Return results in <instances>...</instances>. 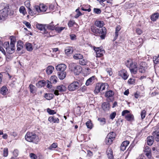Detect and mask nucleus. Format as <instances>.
<instances>
[{"label": "nucleus", "mask_w": 159, "mask_h": 159, "mask_svg": "<svg viewBox=\"0 0 159 159\" xmlns=\"http://www.w3.org/2000/svg\"><path fill=\"white\" fill-rule=\"evenodd\" d=\"M26 2H27V6H26V7H27L28 6V8L29 10L28 13L29 14H30L31 16H33L34 15L36 14V12H37V11H36L35 9L34 8V9L33 10H32L29 7L30 5L29 1H28L25 2V3Z\"/></svg>", "instance_id": "4468645a"}, {"label": "nucleus", "mask_w": 159, "mask_h": 159, "mask_svg": "<svg viewBox=\"0 0 159 159\" xmlns=\"http://www.w3.org/2000/svg\"><path fill=\"white\" fill-rule=\"evenodd\" d=\"M70 69L75 75H78L81 72L82 68L79 65H77L75 64L72 63L69 64Z\"/></svg>", "instance_id": "39448f33"}, {"label": "nucleus", "mask_w": 159, "mask_h": 159, "mask_svg": "<svg viewBox=\"0 0 159 159\" xmlns=\"http://www.w3.org/2000/svg\"><path fill=\"white\" fill-rule=\"evenodd\" d=\"M96 80V77L95 76H92L87 80L85 83L86 86L91 85L94 83Z\"/></svg>", "instance_id": "2eb2a0df"}, {"label": "nucleus", "mask_w": 159, "mask_h": 159, "mask_svg": "<svg viewBox=\"0 0 159 159\" xmlns=\"http://www.w3.org/2000/svg\"><path fill=\"white\" fill-rule=\"evenodd\" d=\"M94 25L97 27H102L104 25V23L103 21L97 20L94 22Z\"/></svg>", "instance_id": "b1692460"}, {"label": "nucleus", "mask_w": 159, "mask_h": 159, "mask_svg": "<svg viewBox=\"0 0 159 159\" xmlns=\"http://www.w3.org/2000/svg\"><path fill=\"white\" fill-rule=\"evenodd\" d=\"M116 113L115 112H114L112 113H111L110 116V119L112 120L114 119V118L116 116Z\"/></svg>", "instance_id": "e2e57ef3"}, {"label": "nucleus", "mask_w": 159, "mask_h": 159, "mask_svg": "<svg viewBox=\"0 0 159 159\" xmlns=\"http://www.w3.org/2000/svg\"><path fill=\"white\" fill-rule=\"evenodd\" d=\"M145 67L142 66H140L139 67V70L140 72L142 73H143L145 72Z\"/></svg>", "instance_id": "864d4df0"}, {"label": "nucleus", "mask_w": 159, "mask_h": 159, "mask_svg": "<svg viewBox=\"0 0 159 159\" xmlns=\"http://www.w3.org/2000/svg\"><path fill=\"white\" fill-rule=\"evenodd\" d=\"M90 30L94 35H101L100 36L101 38L102 39H105L106 34V29L105 27H103L102 29H98L95 26L93 25L91 27Z\"/></svg>", "instance_id": "f257e3e1"}, {"label": "nucleus", "mask_w": 159, "mask_h": 159, "mask_svg": "<svg viewBox=\"0 0 159 159\" xmlns=\"http://www.w3.org/2000/svg\"><path fill=\"white\" fill-rule=\"evenodd\" d=\"M46 28L48 29L49 30H55L56 27L54 26V25H52V23L50 24L49 25H46Z\"/></svg>", "instance_id": "79ce46f5"}, {"label": "nucleus", "mask_w": 159, "mask_h": 159, "mask_svg": "<svg viewBox=\"0 0 159 159\" xmlns=\"http://www.w3.org/2000/svg\"><path fill=\"white\" fill-rule=\"evenodd\" d=\"M107 136L109 137V138H111L113 140L116 137V134L115 132H111L109 133Z\"/></svg>", "instance_id": "ea45409f"}, {"label": "nucleus", "mask_w": 159, "mask_h": 159, "mask_svg": "<svg viewBox=\"0 0 159 159\" xmlns=\"http://www.w3.org/2000/svg\"><path fill=\"white\" fill-rule=\"evenodd\" d=\"M158 133V132L155 131L152 133L153 136L154 137V138H155L156 141L157 142L159 141V134Z\"/></svg>", "instance_id": "7c9ffc66"}, {"label": "nucleus", "mask_w": 159, "mask_h": 159, "mask_svg": "<svg viewBox=\"0 0 159 159\" xmlns=\"http://www.w3.org/2000/svg\"><path fill=\"white\" fill-rule=\"evenodd\" d=\"M35 10L38 12H44L47 9V7L43 4H40L39 6L37 5L34 7Z\"/></svg>", "instance_id": "0eeeda50"}, {"label": "nucleus", "mask_w": 159, "mask_h": 159, "mask_svg": "<svg viewBox=\"0 0 159 159\" xmlns=\"http://www.w3.org/2000/svg\"><path fill=\"white\" fill-rule=\"evenodd\" d=\"M93 50L95 51L96 53L97 57H100L103 56V54L105 53V51L101 49L100 47L96 48L94 47Z\"/></svg>", "instance_id": "1a4fd4ad"}, {"label": "nucleus", "mask_w": 159, "mask_h": 159, "mask_svg": "<svg viewBox=\"0 0 159 159\" xmlns=\"http://www.w3.org/2000/svg\"><path fill=\"white\" fill-rule=\"evenodd\" d=\"M113 140V139L111 138H109V137L107 136L105 140L106 144L107 145L111 144L112 143Z\"/></svg>", "instance_id": "a19ab883"}, {"label": "nucleus", "mask_w": 159, "mask_h": 159, "mask_svg": "<svg viewBox=\"0 0 159 159\" xmlns=\"http://www.w3.org/2000/svg\"><path fill=\"white\" fill-rule=\"evenodd\" d=\"M10 46L9 42H6L4 43L3 44V47L6 49L8 48Z\"/></svg>", "instance_id": "680f3d73"}, {"label": "nucleus", "mask_w": 159, "mask_h": 159, "mask_svg": "<svg viewBox=\"0 0 159 159\" xmlns=\"http://www.w3.org/2000/svg\"><path fill=\"white\" fill-rule=\"evenodd\" d=\"M30 157L31 159H37V156L33 153H31L30 154Z\"/></svg>", "instance_id": "bf43d9fd"}, {"label": "nucleus", "mask_w": 159, "mask_h": 159, "mask_svg": "<svg viewBox=\"0 0 159 159\" xmlns=\"http://www.w3.org/2000/svg\"><path fill=\"white\" fill-rule=\"evenodd\" d=\"M54 96V95L52 93H46L44 97L47 100H50L52 99Z\"/></svg>", "instance_id": "473e14b6"}, {"label": "nucleus", "mask_w": 159, "mask_h": 159, "mask_svg": "<svg viewBox=\"0 0 159 159\" xmlns=\"http://www.w3.org/2000/svg\"><path fill=\"white\" fill-rule=\"evenodd\" d=\"M85 6H84V5L82 6L81 7V10L83 11H87L89 12H90L91 11V9L90 8H89L88 9H86L85 8Z\"/></svg>", "instance_id": "6e6d98bb"}, {"label": "nucleus", "mask_w": 159, "mask_h": 159, "mask_svg": "<svg viewBox=\"0 0 159 159\" xmlns=\"http://www.w3.org/2000/svg\"><path fill=\"white\" fill-rule=\"evenodd\" d=\"M25 47L28 51L30 52L33 50L32 45L30 43H25Z\"/></svg>", "instance_id": "c756f323"}, {"label": "nucleus", "mask_w": 159, "mask_h": 159, "mask_svg": "<svg viewBox=\"0 0 159 159\" xmlns=\"http://www.w3.org/2000/svg\"><path fill=\"white\" fill-rule=\"evenodd\" d=\"M10 38L11 39L10 44L11 46L12 47H14L15 43L16 41V39L15 37L13 36H11Z\"/></svg>", "instance_id": "f704fd0d"}, {"label": "nucleus", "mask_w": 159, "mask_h": 159, "mask_svg": "<svg viewBox=\"0 0 159 159\" xmlns=\"http://www.w3.org/2000/svg\"><path fill=\"white\" fill-rule=\"evenodd\" d=\"M3 156L4 157H7L8 154V149L7 148H5L3 150Z\"/></svg>", "instance_id": "052dcab7"}, {"label": "nucleus", "mask_w": 159, "mask_h": 159, "mask_svg": "<svg viewBox=\"0 0 159 159\" xmlns=\"http://www.w3.org/2000/svg\"><path fill=\"white\" fill-rule=\"evenodd\" d=\"M65 52L66 54L68 55L72 53L73 50L71 47H68L66 48L65 50Z\"/></svg>", "instance_id": "c85d7f7f"}, {"label": "nucleus", "mask_w": 159, "mask_h": 159, "mask_svg": "<svg viewBox=\"0 0 159 159\" xmlns=\"http://www.w3.org/2000/svg\"><path fill=\"white\" fill-rule=\"evenodd\" d=\"M23 43L21 41H19L18 42L17 45V50L18 51H20L23 48Z\"/></svg>", "instance_id": "a878e982"}, {"label": "nucleus", "mask_w": 159, "mask_h": 159, "mask_svg": "<svg viewBox=\"0 0 159 159\" xmlns=\"http://www.w3.org/2000/svg\"><path fill=\"white\" fill-rule=\"evenodd\" d=\"M100 86L101 91L104 90L106 87L107 88L108 87V84L106 83H100Z\"/></svg>", "instance_id": "e433bc0d"}, {"label": "nucleus", "mask_w": 159, "mask_h": 159, "mask_svg": "<svg viewBox=\"0 0 159 159\" xmlns=\"http://www.w3.org/2000/svg\"><path fill=\"white\" fill-rule=\"evenodd\" d=\"M48 120L50 123H58L59 122V119L58 118L53 116H50L48 118Z\"/></svg>", "instance_id": "dca6fc26"}, {"label": "nucleus", "mask_w": 159, "mask_h": 159, "mask_svg": "<svg viewBox=\"0 0 159 159\" xmlns=\"http://www.w3.org/2000/svg\"><path fill=\"white\" fill-rule=\"evenodd\" d=\"M54 69V68L53 66H48L46 69V71L48 75L51 74L52 73Z\"/></svg>", "instance_id": "4be33fe9"}, {"label": "nucleus", "mask_w": 159, "mask_h": 159, "mask_svg": "<svg viewBox=\"0 0 159 159\" xmlns=\"http://www.w3.org/2000/svg\"><path fill=\"white\" fill-rule=\"evenodd\" d=\"M80 86V84L78 82L74 81L68 85V89L70 91H73L78 89Z\"/></svg>", "instance_id": "423d86ee"}, {"label": "nucleus", "mask_w": 159, "mask_h": 159, "mask_svg": "<svg viewBox=\"0 0 159 159\" xmlns=\"http://www.w3.org/2000/svg\"><path fill=\"white\" fill-rule=\"evenodd\" d=\"M19 11L20 13H22L23 15H25L27 13L25 8L24 6H21L20 7Z\"/></svg>", "instance_id": "2f4dec72"}, {"label": "nucleus", "mask_w": 159, "mask_h": 159, "mask_svg": "<svg viewBox=\"0 0 159 159\" xmlns=\"http://www.w3.org/2000/svg\"><path fill=\"white\" fill-rule=\"evenodd\" d=\"M102 108L105 111H107L109 110L110 107L109 103L107 102H104L102 105Z\"/></svg>", "instance_id": "a211bd4d"}, {"label": "nucleus", "mask_w": 159, "mask_h": 159, "mask_svg": "<svg viewBox=\"0 0 159 159\" xmlns=\"http://www.w3.org/2000/svg\"><path fill=\"white\" fill-rule=\"evenodd\" d=\"M79 64L83 66L86 65L88 63V61L85 59H82L79 61Z\"/></svg>", "instance_id": "58836bf2"}, {"label": "nucleus", "mask_w": 159, "mask_h": 159, "mask_svg": "<svg viewBox=\"0 0 159 159\" xmlns=\"http://www.w3.org/2000/svg\"><path fill=\"white\" fill-rule=\"evenodd\" d=\"M0 93L3 96L7 95L8 93V89L6 86L2 87L0 90Z\"/></svg>", "instance_id": "f3484780"}, {"label": "nucleus", "mask_w": 159, "mask_h": 159, "mask_svg": "<svg viewBox=\"0 0 159 159\" xmlns=\"http://www.w3.org/2000/svg\"><path fill=\"white\" fill-rule=\"evenodd\" d=\"M18 151L17 149H15L13 152V155L15 157H17L18 154Z\"/></svg>", "instance_id": "774afa93"}, {"label": "nucleus", "mask_w": 159, "mask_h": 159, "mask_svg": "<svg viewBox=\"0 0 159 159\" xmlns=\"http://www.w3.org/2000/svg\"><path fill=\"white\" fill-rule=\"evenodd\" d=\"M146 114V112L144 110H142L141 112V116L142 119L145 118Z\"/></svg>", "instance_id": "603ef678"}, {"label": "nucleus", "mask_w": 159, "mask_h": 159, "mask_svg": "<svg viewBox=\"0 0 159 159\" xmlns=\"http://www.w3.org/2000/svg\"><path fill=\"white\" fill-rule=\"evenodd\" d=\"M9 6L5 7L0 11V20L2 21L5 20L8 15H12L14 14V11L10 10Z\"/></svg>", "instance_id": "7ed1b4c3"}, {"label": "nucleus", "mask_w": 159, "mask_h": 159, "mask_svg": "<svg viewBox=\"0 0 159 159\" xmlns=\"http://www.w3.org/2000/svg\"><path fill=\"white\" fill-rule=\"evenodd\" d=\"M100 86V83H98L96 84V86L94 90L95 93H98L101 91Z\"/></svg>", "instance_id": "4c0bfd02"}, {"label": "nucleus", "mask_w": 159, "mask_h": 159, "mask_svg": "<svg viewBox=\"0 0 159 159\" xmlns=\"http://www.w3.org/2000/svg\"><path fill=\"white\" fill-rule=\"evenodd\" d=\"M46 84L44 80H41L38 82L36 84V85L38 87L41 88L43 86Z\"/></svg>", "instance_id": "c9c22d12"}, {"label": "nucleus", "mask_w": 159, "mask_h": 159, "mask_svg": "<svg viewBox=\"0 0 159 159\" xmlns=\"http://www.w3.org/2000/svg\"><path fill=\"white\" fill-rule=\"evenodd\" d=\"M58 77L61 80L64 79L66 75V73L65 72L59 71L58 72Z\"/></svg>", "instance_id": "412c9836"}, {"label": "nucleus", "mask_w": 159, "mask_h": 159, "mask_svg": "<svg viewBox=\"0 0 159 159\" xmlns=\"http://www.w3.org/2000/svg\"><path fill=\"white\" fill-rule=\"evenodd\" d=\"M64 29H65V27H56L55 30L58 33H60Z\"/></svg>", "instance_id": "c03bdc74"}, {"label": "nucleus", "mask_w": 159, "mask_h": 159, "mask_svg": "<svg viewBox=\"0 0 159 159\" xmlns=\"http://www.w3.org/2000/svg\"><path fill=\"white\" fill-rule=\"evenodd\" d=\"M128 82L130 84H133L134 83V80L132 78H130L128 80Z\"/></svg>", "instance_id": "338daca9"}, {"label": "nucleus", "mask_w": 159, "mask_h": 159, "mask_svg": "<svg viewBox=\"0 0 159 159\" xmlns=\"http://www.w3.org/2000/svg\"><path fill=\"white\" fill-rule=\"evenodd\" d=\"M15 49V47H12L11 46V45L10 44V46H9V47L6 48V51L7 53L10 54H12L14 52Z\"/></svg>", "instance_id": "5701e85b"}, {"label": "nucleus", "mask_w": 159, "mask_h": 159, "mask_svg": "<svg viewBox=\"0 0 159 159\" xmlns=\"http://www.w3.org/2000/svg\"><path fill=\"white\" fill-rule=\"evenodd\" d=\"M57 77L55 75L52 76L50 79V81L53 83H56L57 82Z\"/></svg>", "instance_id": "a18cd8bd"}, {"label": "nucleus", "mask_w": 159, "mask_h": 159, "mask_svg": "<svg viewBox=\"0 0 159 159\" xmlns=\"http://www.w3.org/2000/svg\"><path fill=\"white\" fill-rule=\"evenodd\" d=\"M107 154L109 159H113V152L111 148H108L107 151Z\"/></svg>", "instance_id": "6ab92c4d"}, {"label": "nucleus", "mask_w": 159, "mask_h": 159, "mask_svg": "<svg viewBox=\"0 0 159 159\" xmlns=\"http://www.w3.org/2000/svg\"><path fill=\"white\" fill-rule=\"evenodd\" d=\"M125 118L128 121H131L134 120V116L132 114H127L125 116Z\"/></svg>", "instance_id": "cd10ccee"}, {"label": "nucleus", "mask_w": 159, "mask_h": 159, "mask_svg": "<svg viewBox=\"0 0 159 159\" xmlns=\"http://www.w3.org/2000/svg\"><path fill=\"white\" fill-rule=\"evenodd\" d=\"M98 120L100 122V124L102 125H104L106 123V119L104 118H98Z\"/></svg>", "instance_id": "de8ad7c7"}, {"label": "nucleus", "mask_w": 159, "mask_h": 159, "mask_svg": "<svg viewBox=\"0 0 159 159\" xmlns=\"http://www.w3.org/2000/svg\"><path fill=\"white\" fill-rule=\"evenodd\" d=\"M93 11L94 13L97 14H99L101 13V11L99 9L94 8L93 9Z\"/></svg>", "instance_id": "13d9d810"}, {"label": "nucleus", "mask_w": 159, "mask_h": 159, "mask_svg": "<svg viewBox=\"0 0 159 159\" xmlns=\"http://www.w3.org/2000/svg\"><path fill=\"white\" fill-rule=\"evenodd\" d=\"M36 28L40 31H42L43 34H47L48 32L46 28V25H43L37 23L36 25Z\"/></svg>", "instance_id": "9b49d317"}, {"label": "nucleus", "mask_w": 159, "mask_h": 159, "mask_svg": "<svg viewBox=\"0 0 159 159\" xmlns=\"http://www.w3.org/2000/svg\"><path fill=\"white\" fill-rule=\"evenodd\" d=\"M147 144L149 146L152 145L154 142V137L153 136H148L147 138Z\"/></svg>", "instance_id": "aec40b11"}, {"label": "nucleus", "mask_w": 159, "mask_h": 159, "mask_svg": "<svg viewBox=\"0 0 159 159\" xmlns=\"http://www.w3.org/2000/svg\"><path fill=\"white\" fill-rule=\"evenodd\" d=\"M145 154L149 159H151L152 157V153L151 149L148 146L145 147L144 149Z\"/></svg>", "instance_id": "ddd939ff"}, {"label": "nucleus", "mask_w": 159, "mask_h": 159, "mask_svg": "<svg viewBox=\"0 0 159 159\" xmlns=\"http://www.w3.org/2000/svg\"><path fill=\"white\" fill-rule=\"evenodd\" d=\"M76 23L74 20H70L68 22V25L69 27H72L75 24H76Z\"/></svg>", "instance_id": "3c124183"}, {"label": "nucleus", "mask_w": 159, "mask_h": 159, "mask_svg": "<svg viewBox=\"0 0 159 159\" xmlns=\"http://www.w3.org/2000/svg\"><path fill=\"white\" fill-rule=\"evenodd\" d=\"M118 75L124 80L127 79L129 75L127 71L125 70L122 69L118 72Z\"/></svg>", "instance_id": "6e6552de"}, {"label": "nucleus", "mask_w": 159, "mask_h": 159, "mask_svg": "<svg viewBox=\"0 0 159 159\" xmlns=\"http://www.w3.org/2000/svg\"><path fill=\"white\" fill-rule=\"evenodd\" d=\"M66 68V66L64 64L58 65L56 67V69L57 71L62 72L64 71Z\"/></svg>", "instance_id": "f8f14e48"}, {"label": "nucleus", "mask_w": 159, "mask_h": 159, "mask_svg": "<svg viewBox=\"0 0 159 159\" xmlns=\"http://www.w3.org/2000/svg\"><path fill=\"white\" fill-rule=\"evenodd\" d=\"M75 11L77 12V14L74 16L75 18H77L79 16L82 15L80 11L79 8L76 9Z\"/></svg>", "instance_id": "09e8293b"}, {"label": "nucleus", "mask_w": 159, "mask_h": 159, "mask_svg": "<svg viewBox=\"0 0 159 159\" xmlns=\"http://www.w3.org/2000/svg\"><path fill=\"white\" fill-rule=\"evenodd\" d=\"M47 112L50 115H53L56 113L54 110H51L49 108L47 109Z\"/></svg>", "instance_id": "4d7b16f0"}, {"label": "nucleus", "mask_w": 159, "mask_h": 159, "mask_svg": "<svg viewBox=\"0 0 159 159\" xmlns=\"http://www.w3.org/2000/svg\"><path fill=\"white\" fill-rule=\"evenodd\" d=\"M106 71L109 74L110 76H111L112 74L111 69L110 68H108L106 70Z\"/></svg>", "instance_id": "0e129e2a"}, {"label": "nucleus", "mask_w": 159, "mask_h": 159, "mask_svg": "<svg viewBox=\"0 0 159 159\" xmlns=\"http://www.w3.org/2000/svg\"><path fill=\"white\" fill-rule=\"evenodd\" d=\"M129 141H124L121 144L122 146L125 147V148L127 147V146L129 144Z\"/></svg>", "instance_id": "5fc2aeb1"}, {"label": "nucleus", "mask_w": 159, "mask_h": 159, "mask_svg": "<svg viewBox=\"0 0 159 159\" xmlns=\"http://www.w3.org/2000/svg\"><path fill=\"white\" fill-rule=\"evenodd\" d=\"M86 125L88 128L91 129L92 128L93 125L91 120H89L86 123Z\"/></svg>", "instance_id": "49530a36"}, {"label": "nucleus", "mask_w": 159, "mask_h": 159, "mask_svg": "<svg viewBox=\"0 0 159 159\" xmlns=\"http://www.w3.org/2000/svg\"><path fill=\"white\" fill-rule=\"evenodd\" d=\"M57 147V143H53L50 147L48 148V149L50 150H52L53 148H56Z\"/></svg>", "instance_id": "8fccbe9b"}, {"label": "nucleus", "mask_w": 159, "mask_h": 159, "mask_svg": "<svg viewBox=\"0 0 159 159\" xmlns=\"http://www.w3.org/2000/svg\"><path fill=\"white\" fill-rule=\"evenodd\" d=\"M159 14L158 13H156L153 14L151 15V19L153 21H155L159 17Z\"/></svg>", "instance_id": "bb28decb"}, {"label": "nucleus", "mask_w": 159, "mask_h": 159, "mask_svg": "<svg viewBox=\"0 0 159 159\" xmlns=\"http://www.w3.org/2000/svg\"><path fill=\"white\" fill-rule=\"evenodd\" d=\"M73 58L76 60H80L83 58V56L80 54H75L74 55Z\"/></svg>", "instance_id": "72a5a7b5"}, {"label": "nucleus", "mask_w": 159, "mask_h": 159, "mask_svg": "<svg viewBox=\"0 0 159 159\" xmlns=\"http://www.w3.org/2000/svg\"><path fill=\"white\" fill-rule=\"evenodd\" d=\"M29 87L30 89V92L32 93H35L36 89L35 86L32 84H30Z\"/></svg>", "instance_id": "37998d69"}, {"label": "nucleus", "mask_w": 159, "mask_h": 159, "mask_svg": "<svg viewBox=\"0 0 159 159\" xmlns=\"http://www.w3.org/2000/svg\"><path fill=\"white\" fill-rule=\"evenodd\" d=\"M25 138L27 141L35 144L37 143L40 140L39 137L35 133L32 132H27Z\"/></svg>", "instance_id": "20e7f679"}, {"label": "nucleus", "mask_w": 159, "mask_h": 159, "mask_svg": "<svg viewBox=\"0 0 159 159\" xmlns=\"http://www.w3.org/2000/svg\"><path fill=\"white\" fill-rule=\"evenodd\" d=\"M125 64L129 68L131 74H135L137 73L138 70L137 62L132 60L129 59L127 60Z\"/></svg>", "instance_id": "f03ea898"}, {"label": "nucleus", "mask_w": 159, "mask_h": 159, "mask_svg": "<svg viewBox=\"0 0 159 159\" xmlns=\"http://www.w3.org/2000/svg\"><path fill=\"white\" fill-rule=\"evenodd\" d=\"M114 95V93L113 91L109 90L106 93L105 95L106 98H109L112 97Z\"/></svg>", "instance_id": "393cba45"}, {"label": "nucleus", "mask_w": 159, "mask_h": 159, "mask_svg": "<svg viewBox=\"0 0 159 159\" xmlns=\"http://www.w3.org/2000/svg\"><path fill=\"white\" fill-rule=\"evenodd\" d=\"M57 90H56L54 91V94L56 95H59V91L60 92H63L66 91V88L64 85H60L58 86L57 87Z\"/></svg>", "instance_id": "9d476101"}, {"label": "nucleus", "mask_w": 159, "mask_h": 159, "mask_svg": "<svg viewBox=\"0 0 159 159\" xmlns=\"http://www.w3.org/2000/svg\"><path fill=\"white\" fill-rule=\"evenodd\" d=\"M129 111L127 110H125L123 111L122 112V116H124L126 114H129Z\"/></svg>", "instance_id": "69168bd1"}]
</instances>
